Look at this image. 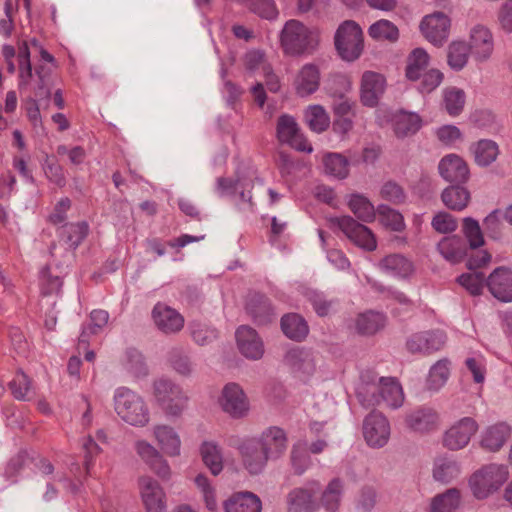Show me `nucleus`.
<instances>
[{"label":"nucleus","instance_id":"nucleus-1","mask_svg":"<svg viewBox=\"0 0 512 512\" xmlns=\"http://www.w3.org/2000/svg\"><path fill=\"white\" fill-rule=\"evenodd\" d=\"M357 398L366 408L375 407L385 403L388 407L396 409L404 402L403 389L393 378H380L378 382H366L364 376L357 387Z\"/></svg>","mask_w":512,"mask_h":512},{"label":"nucleus","instance_id":"nucleus-2","mask_svg":"<svg viewBox=\"0 0 512 512\" xmlns=\"http://www.w3.org/2000/svg\"><path fill=\"white\" fill-rule=\"evenodd\" d=\"M280 45L289 56L312 55L319 45V35L299 20L291 19L281 30Z\"/></svg>","mask_w":512,"mask_h":512},{"label":"nucleus","instance_id":"nucleus-3","mask_svg":"<svg viewBox=\"0 0 512 512\" xmlns=\"http://www.w3.org/2000/svg\"><path fill=\"white\" fill-rule=\"evenodd\" d=\"M18 88L25 91L34 81V95L38 99L49 98L51 90L49 87V73L43 65H39L35 70V76L30 61V51L27 42L19 46L18 51Z\"/></svg>","mask_w":512,"mask_h":512},{"label":"nucleus","instance_id":"nucleus-4","mask_svg":"<svg viewBox=\"0 0 512 512\" xmlns=\"http://www.w3.org/2000/svg\"><path fill=\"white\" fill-rule=\"evenodd\" d=\"M114 409L117 415L127 424L144 427L149 422V409L143 398L126 387L116 389Z\"/></svg>","mask_w":512,"mask_h":512},{"label":"nucleus","instance_id":"nucleus-5","mask_svg":"<svg viewBox=\"0 0 512 512\" xmlns=\"http://www.w3.org/2000/svg\"><path fill=\"white\" fill-rule=\"evenodd\" d=\"M335 48L341 59L351 62L360 57L363 52V32L353 20L344 21L334 36Z\"/></svg>","mask_w":512,"mask_h":512},{"label":"nucleus","instance_id":"nucleus-6","mask_svg":"<svg viewBox=\"0 0 512 512\" xmlns=\"http://www.w3.org/2000/svg\"><path fill=\"white\" fill-rule=\"evenodd\" d=\"M507 477L506 466L489 464L473 473L470 478V486L476 498L484 499L499 489Z\"/></svg>","mask_w":512,"mask_h":512},{"label":"nucleus","instance_id":"nucleus-7","mask_svg":"<svg viewBox=\"0 0 512 512\" xmlns=\"http://www.w3.org/2000/svg\"><path fill=\"white\" fill-rule=\"evenodd\" d=\"M154 395L157 402L169 415H180L186 408L188 397L180 386L170 380L159 379L155 381Z\"/></svg>","mask_w":512,"mask_h":512},{"label":"nucleus","instance_id":"nucleus-8","mask_svg":"<svg viewBox=\"0 0 512 512\" xmlns=\"http://www.w3.org/2000/svg\"><path fill=\"white\" fill-rule=\"evenodd\" d=\"M331 223L338 227L356 246L366 251H374L377 248V241L372 231L352 217L332 218Z\"/></svg>","mask_w":512,"mask_h":512},{"label":"nucleus","instance_id":"nucleus-9","mask_svg":"<svg viewBox=\"0 0 512 512\" xmlns=\"http://www.w3.org/2000/svg\"><path fill=\"white\" fill-rule=\"evenodd\" d=\"M331 223L338 227L356 246L366 251H374L377 248V241L372 231L352 217L332 218Z\"/></svg>","mask_w":512,"mask_h":512},{"label":"nucleus","instance_id":"nucleus-10","mask_svg":"<svg viewBox=\"0 0 512 512\" xmlns=\"http://www.w3.org/2000/svg\"><path fill=\"white\" fill-rule=\"evenodd\" d=\"M319 490L320 484L317 481L291 490L287 495L288 512H316L319 509Z\"/></svg>","mask_w":512,"mask_h":512},{"label":"nucleus","instance_id":"nucleus-11","mask_svg":"<svg viewBox=\"0 0 512 512\" xmlns=\"http://www.w3.org/2000/svg\"><path fill=\"white\" fill-rule=\"evenodd\" d=\"M477 430L476 421L470 417H464L446 430L443 435V445L452 451L461 450L469 444Z\"/></svg>","mask_w":512,"mask_h":512},{"label":"nucleus","instance_id":"nucleus-12","mask_svg":"<svg viewBox=\"0 0 512 512\" xmlns=\"http://www.w3.org/2000/svg\"><path fill=\"white\" fill-rule=\"evenodd\" d=\"M441 424L439 413L431 407L422 406L408 412L405 425L412 432L428 434L439 429Z\"/></svg>","mask_w":512,"mask_h":512},{"label":"nucleus","instance_id":"nucleus-13","mask_svg":"<svg viewBox=\"0 0 512 512\" xmlns=\"http://www.w3.org/2000/svg\"><path fill=\"white\" fill-rule=\"evenodd\" d=\"M363 435L371 447H383L390 437V424L380 412H371L363 422Z\"/></svg>","mask_w":512,"mask_h":512},{"label":"nucleus","instance_id":"nucleus-14","mask_svg":"<svg viewBox=\"0 0 512 512\" xmlns=\"http://www.w3.org/2000/svg\"><path fill=\"white\" fill-rule=\"evenodd\" d=\"M220 405L226 413L233 418H242L247 415L249 401L243 389L236 383H228L222 390Z\"/></svg>","mask_w":512,"mask_h":512},{"label":"nucleus","instance_id":"nucleus-15","mask_svg":"<svg viewBox=\"0 0 512 512\" xmlns=\"http://www.w3.org/2000/svg\"><path fill=\"white\" fill-rule=\"evenodd\" d=\"M420 29L424 37L436 46L442 45L449 35L450 19L443 12H435L423 18Z\"/></svg>","mask_w":512,"mask_h":512},{"label":"nucleus","instance_id":"nucleus-16","mask_svg":"<svg viewBox=\"0 0 512 512\" xmlns=\"http://www.w3.org/2000/svg\"><path fill=\"white\" fill-rule=\"evenodd\" d=\"M277 137L280 142L289 144L301 152H312L311 144L300 133L295 119L289 115H282L277 121Z\"/></svg>","mask_w":512,"mask_h":512},{"label":"nucleus","instance_id":"nucleus-17","mask_svg":"<svg viewBox=\"0 0 512 512\" xmlns=\"http://www.w3.org/2000/svg\"><path fill=\"white\" fill-rule=\"evenodd\" d=\"M134 450L140 459L161 479L168 480L171 475L170 467L161 453L146 440H137Z\"/></svg>","mask_w":512,"mask_h":512},{"label":"nucleus","instance_id":"nucleus-18","mask_svg":"<svg viewBox=\"0 0 512 512\" xmlns=\"http://www.w3.org/2000/svg\"><path fill=\"white\" fill-rule=\"evenodd\" d=\"M139 488L147 512H165L166 495L158 481L150 476H142Z\"/></svg>","mask_w":512,"mask_h":512},{"label":"nucleus","instance_id":"nucleus-19","mask_svg":"<svg viewBox=\"0 0 512 512\" xmlns=\"http://www.w3.org/2000/svg\"><path fill=\"white\" fill-rule=\"evenodd\" d=\"M446 342L441 331H424L413 334L406 342V347L413 354H431L440 350Z\"/></svg>","mask_w":512,"mask_h":512},{"label":"nucleus","instance_id":"nucleus-20","mask_svg":"<svg viewBox=\"0 0 512 512\" xmlns=\"http://www.w3.org/2000/svg\"><path fill=\"white\" fill-rule=\"evenodd\" d=\"M468 46L476 61L484 62L488 60L494 50V39L491 31L483 25H475L470 30Z\"/></svg>","mask_w":512,"mask_h":512},{"label":"nucleus","instance_id":"nucleus-21","mask_svg":"<svg viewBox=\"0 0 512 512\" xmlns=\"http://www.w3.org/2000/svg\"><path fill=\"white\" fill-rule=\"evenodd\" d=\"M152 318L156 327L164 334L177 333L184 326L183 316L174 308L161 302L154 306Z\"/></svg>","mask_w":512,"mask_h":512},{"label":"nucleus","instance_id":"nucleus-22","mask_svg":"<svg viewBox=\"0 0 512 512\" xmlns=\"http://www.w3.org/2000/svg\"><path fill=\"white\" fill-rule=\"evenodd\" d=\"M269 460L280 458L287 448V437L283 429L269 427L256 439Z\"/></svg>","mask_w":512,"mask_h":512},{"label":"nucleus","instance_id":"nucleus-23","mask_svg":"<svg viewBox=\"0 0 512 512\" xmlns=\"http://www.w3.org/2000/svg\"><path fill=\"white\" fill-rule=\"evenodd\" d=\"M284 363L301 378L311 376L316 369L312 352L300 347L289 349L284 356Z\"/></svg>","mask_w":512,"mask_h":512},{"label":"nucleus","instance_id":"nucleus-24","mask_svg":"<svg viewBox=\"0 0 512 512\" xmlns=\"http://www.w3.org/2000/svg\"><path fill=\"white\" fill-rule=\"evenodd\" d=\"M244 467L251 474L260 473L266 466L269 458L261 449L255 438L244 440L238 447Z\"/></svg>","mask_w":512,"mask_h":512},{"label":"nucleus","instance_id":"nucleus-25","mask_svg":"<svg viewBox=\"0 0 512 512\" xmlns=\"http://www.w3.org/2000/svg\"><path fill=\"white\" fill-rule=\"evenodd\" d=\"M486 285L490 293L502 302L512 301V270L506 267L496 268L487 278Z\"/></svg>","mask_w":512,"mask_h":512},{"label":"nucleus","instance_id":"nucleus-26","mask_svg":"<svg viewBox=\"0 0 512 512\" xmlns=\"http://www.w3.org/2000/svg\"><path fill=\"white\" fill-rule=\"evenodd\" d=\"M320 79V69L316 64H304L297 72L293 81L297 95L305 97L315 93L320 86Z\"/></svg>","mask_w":512,"mask_h":512},{"label":"nucleus","instance_id":"nucleus-27","mask_svg":"<svg viewBox=\"0 0 512 512\" xmlns=\"http://www.w3.org/2000/svg\"><path fill=\"white\" fill-rule=\"evenodd\" d=\"M385 78L376 72L366 71L361 80V102L368 107H374L385 91Z\"/></svg>","mask_w":512,"mask_h":512},{"label":"nucleus","instance_id":"nucleus-28","mask_svg":"<svg viewBox=\"0 0 512 512\" xmlns=\"http://www.w3.org/2000/svg\"><path fill=\"white\" fill-rule=\"evenodd\" d=\"M236 340L240 352L246 358L257 360L263 356V342L254 329L248 326L239 327L236 331Z\"/></svg>","mask_w":512,"mask_h":512},{"label":"nucleus","instance_id":"nucleus-29","mask_svg":"<svg viewBox=\"0 0 512 512\" xmlns=\"http://www.w3.org/2000/svg\"><path fill=\"white\" fill-rule=\"evenodd\" d=\"M439 173L448 182L464 183L469 177L466 162L456 154H449L439 163Z\"/></svg>","mask_w":512,"mask_h":512},{"label":"nucleus","instance_id":"nucleus-30","mask_svg":"<svg viewBox=\"0 0 512 512\" xmlns=\"http://www.w3.org/2000/svg\"><path fill=\"white\" fill-rule=\"evenodd\" d=\"M88 225L85 222L70 223L59 229L60 247L66 253H71L86 237Z\"/></svg>","mask_w":512,"mask_h":512},{"label":"nucleus","instance_id":"nucleus-31","mask_svg":"<svg viewBox=\"0 0 512 512\" xmlns=\"http://www.w3.org/2000/svg\"><path fill=\"white\" fill-rule=\"evenodd\" d=\"M261 501L251 492H239L224 502V512H260Z\"/></svg>","mask_w":512,"mask_h":512},{"label":"nucleus","instance_id":"nucleus-32","mask_svg":"<svg viewBox=\"0 0 512 512\" xmlns=\"http://www.w3.org/2000/svg\"><path fill=\"white\" fill-rule=\"evenodd\" d=\"M511 436V428L505 423H498L488 427L482 435L481 447L496 452L500 450Z\"/></svg>","mask_w":512,"mask_h":512},{"label":"nucleus","instance_id":"nucleus-33","mask_svg":"<svg viewBox=\"0 0 512 512\" xmlns=\"http://www.w3.org/2000/svg\"><path fill=\"white\" fill-rule=\"evenodd\" d=\"M153 434L162 451L168 456L180 454L181 441L174 429L167 425H156Z\"/></svg>","mask_w":512,"mask_h":512},{"label":"nucleus","instance_id":"nucleus-34","mask_svg":"<svg viewBox=\"0 0 512 512\" xmlns=\"http://www.w3.org/2000/svg\"><path fill=\"white\" fill-rule=\"evenodd\" d=\"M247 312L259 324H266L273 318V308L268 300L262 294H251L246 305Z\"/></svg>","mask_w":512,"mask_h":512},{"label":"nucleus","instance_id":"nucleus-35","mask_svg":"<svg viewBox=\"0 0 512 512\" xmlns=\"http://www.w3.org/2000/svg\"><path fill=\"white\" fill-rule=\"evenodd\" d=\"M440 254L452 263L460 262L467 254L465 242L458 236L445 237L437 246Z\"/></svg>","mask_w":512,"mask_h":512},{"label":"nucleus","instance_id":"nucleus-36","mask_svg":"<svg viewBox=\"0 0 512 512\" xmlns=\"http://www.w3.org/2000/svg\"><path fill=\"white\" fill-rule=\"evenodd\" d=\"M461 474L460 464L450 457H438L434 461L433 477L441 483H449Z\"/></svg>","mask_w":512,"mask_h":512},{"label":"nucleus","instance_id":"nucleus-37","mask_svg":"<svg viewBox=\"0 0 512 512\" xmlns=\"http://www.w3.org/2000/svg\"><path fill=\"white\" fill-rule=\"evenodd\" d=\"M281 329L290 339L302 341L308 334V325L303 317L298 314L290 313L281 318Z\"/></svg>","mask_w":512,"mask_h":512},{"label":"nucleus","instance_id":"nucleus-38","mask_svg":"<svg viewBox=\"0 0 512 512\" xmlns=\"http://www.w3.org/2000/svg\"><path fill=\"white\" fill-rule=\"evenodd\" d=\"M474 160L479 166H489L499 155V147L496 142L489 139H482L471 146Z\"/></svg>","mask_w":512,"mask_h":512},{"label":"nucleus","instance_id":"nucleus-39","mask_svg":"<svg viewBox=\"0 0 512 512\" xmlns=\"http://www.w3.org/2000/svg\"><path fill=\"white\" fill-rule=\"evenodd\" d=\"M200 454L205 466L214 476L223 470V457L220 447L212 441L203 442L200 447Z\"/></svg>","mask_w":512,"mask_h":512},{"label":"nucleus","instance_id":"nucleus-40","mask_svg":"<svg viewBox=\"0 0 512 512\" xmlns=\"http://www.w3.org/2000/svg\"><path fill=\"white\" fill-rule=\"evenodd\" d=\"M386 318L382 313L367 311L356 320V328L360 334L373 335L385 326Z\"/></svg>","mask_w":512,"mask_h":512},{"label":"nucleus","instance_id":"nucleus-41","mask_svg":"<svg viewBox=\"0 0 512 512\" xmlns=\"http://www.w3.org/2000/svg\"><path fill=\"white\" fill-rule=\"evenodd\" d=\"M429 64V55L422 48L414 49L408 56L406 66V77L416 81L421 78L423 71Z\"/></svg>","mask_w":512,"mask_h":512},{"label":"nucleus","instance_id":"nucleus-42","mask_svg":"<svg viewBox=\"0 0 512 512\" xmlns=\"http://www.w3.org/2000/svg\"><path fill=\"white\" fill-rule=\"evenodd\" d=\"M421 122V118L416 113L400 112L395 116V133L398 137L413 135L420 129Z\"/></svg>","mask_w":512,"mask_h":512},{"label":"nucleus","instance_id":"nucleus-43","mask_svg":"<svg viewBox=\"0 0 512 512\" xmlns=\"http://www.w3.org/2000/svg\"><path fill=\"white\" fill-rule=\"evenodd\" d=\"M442 201L451 210L461 211L469 203L470 193L461 186H450L442 193Z\"/></svg>","mask_w":512,"mask_h":512},{"label":"nucleus","instance_id":"nucleus-44","mask_svg":"<svg viewBox=\"0 0 512 512\" xmlns=\"http://www.w3.org/2000/svg\"><path fill=\"white\" fill-rule=\"evenodd\" d=\"M379 266L393 275L406 277L412 272V263L400 254H392L383 258Z\"/></svg>","mask_w":512,"mask_h":512},{"label":"nucleus","instance_id":"nucleus-45","mask_svg":"<svg viewBox=\"0 0 512 512\" xmlns=\"http://www.w3.org/2000/svg\"><path fill=\"white\" fill-rule=\"evenodd\" d=\"M460 505V492L450 488L446 492L435 496L431 502V512H455Z\"/></svg>","mask_w":512,"mask_h":512},{"label":"nucleus","instance_id":"nucleus-46","mask_svg":"<svg viewBox=\"0 0 512 512\" xmlns=\"http://www.w3.org/2000/svg\"><path fill=\"white\" fill-rule=\"evenodd\" d=\"M450 375V362L447 359L437 361L430 369L427 389L438 391L447 382Z\"/></svg>","mask_w":512,"mask_h":512},{"label":"nucleus","instance_id":"nucleus-47","mask_svg":"<svg viewBox=\"0 0 512 512\" xmlns=\"http://www.w3.org/2000/svg\"><path fill=\"white\" fill-rule=\"evenodd\" d=\"M471 50L464 41H453L448 47L447 60L454 70H461L468 62Z\"/></svg>","mask_w":512,"mask_h":512},{"label":"nucleus","instance_id":"nucleus-48","mask_svg":"<svg viewBox=\"0 0 512 512\" xmlns=\"http://www.w3.org/2000/svg\"><path fill=\"white\" fill-rule=\"evenodd\" d=\"M305 121L314 132L325 131L330 124V118L325 109L320 105L309 106L304 114Z\"/></svg>","mask_w":512,"mask_h":512},{"label":"nucleus","instance_id":"nucleus-49","mask_svg":"<svg viewBox=\"0 0 512 512\" xmlns=\"http://www.w3.org/2000/svg\"><path fill=\"white\" fill-rule=\"evenodd\" d=\"M343 491V483L340 479L335 478L329 482L321 496L322 506L330 512H335L340 505Z\"/></svg>","mask_w":512,"mask_h":512},{"label":"nucleus","instance_id":"nucleus-50","mask_svg":"<svg viewBox=\"0 0 512 512\" xmlns=\"http://www.w3.org/2000/svg\"><path fill=\"white\" fill-rule=\"evenodd\" d=\"M325 172L338 179H344L349 173L348 160L336 153L327 154L323 158Z\"/></svg>","mask_w":512,"mask_h":512},{"label":"nucleus","instance_id":"nucleus-51","mask_svg":"<svg viewBox=\"0 0 512 512\" xmlns=\"http://www.w3.org/2000/svg\"><path fill=\"white\" fill-rule=\"evenodd\" d=\"M369 36L375 40L395 42L399 38V30L392 22L381 19L373 23L368 30Z\"/></svg>","mask_w":512,"mask_h":512},{"label":"nucleus","instance_id":"nucleus-52","mask_svg":"<svg viewBox=\"0 0 512 512\" xmlns=\"http://www.w3.org/2000/svg\"><path fill=\"white\" fill-rule=\"evenodd\" d=\"M348 205L353 214L363 222H371L375 218L374 206L362 195H352Z\"/></svg>","mask_w":512,"mask_h":512},{"label":"nucleus","instance_id":"nucleus-53","mask_svg":"<svg viewBox=\"0 0 512 512\" xmlns=\"http://www.w3.org/2000/svg\"><path fill=\"white\" fill-rule=\"evenodd\" d=\"M444 106L447 113L451 116L459 115L465 105V93L456 87L446 88L443 92Z\"/></svg>","mask_w":512,"mask_h":512},{"label":"nucleus","instance_id":"nucleus-54","mask_svg":"<svg viewBox=\"0 0 512 512\" xmlns=\"http://www.w3.org/2000/svg\"><path fill=\"white\" fill-rule=\"evenodd\" d=\"M462 232L469 243L470 249L476 250L484 245L483 232L477 220L471 217L464 218Z\"/></svg>","mask_w":512,"mask_h":512},{"label":"nucleus","instance_id":"nucleus-55","mask_svg":"<svg viewBox=\"0 0 512 512\" xmlns=\"http://www.w3.org/2000/svg\"><path fill=\"white\" fill-rule=\"evenodd\" d=\"M290 461L294 473L297 475L303 474L308 469L311 464V458L304 443L299 442L293 445Z\"/></svg>","mask_w":512,"mask_h":512},{"label":"nucleus","instance_id":"nucleus-56","mask_svg":"<svg viewBox=\"0 0 512 512\" xmlns=\"http://www.w3.org/2000/svg\"><path fill=\"white\" fill-rule=\"evenodd\" d=\"M243 4L261 18L273 20L278 16V10L273 0H243Z\"/></svg>","mask_w":512,"mask_h":512},{"label":"nucleus","instance_id":"nucleus-57","mask_svg":"<svg viewBox=\"0 0 512 512\" xmlns=\"http://www.w3.org/2000/svg\"><path fill=\"white\" fill-rule=\"evenodd\" d=\"M194 481L202 494L206 508L210 511H215L218 507L216 491L215 488L211 485L209 479L204 474H198Z\"/></svg>","mask_w":512,"mask_h":512},{"label":"nucleus","instance_id":"nucleus-58","mask_svg":"<svg viewBox=\"0 0 512 512\" xmlns=\"http://www.w3.org/2000/svg\"><path fill=\"white\" fill-rule=\"evenodd\" d=\"M9 388L16 399L28 400L31 391V381L25 373L19 371L9 383Z\"/></svg>","mask_w":512,"mask_h":512},{"label":"nucleus","instance_id":"nucleus-59","mask_svg":"<svg viewBox=\"0 0 512 512\" xmlns=\"http://www.w3.org/2000/svg\"><path fill=\"white\" fill-rule=\"evenodd\" d=\"M457 281L471 295L476 296L482 293L485 282V276L483 273L479 272L466 273L459 276Z\"/></svg>","mask_w":512,"mask_h":512},{"label":"nucleus","instance_id":"nucleus-60","mask_svg":"<svg viewBox=\"0 0 512 512\" xmlns=\"http://www.w3.org/2000/svg\"><path fill=\"white\" fill-rule=\"evenodd\" d=\"M502 216L503 213L500 210H494L483 221L486 234L494 240L500 239L503 235Z\"/></svg>","mask_w":512,"mask_h":512},{"label":"nucleus","instance_id":"nucleus-61","mask_svg":"<svg viewBox=\"0 0 512 512\" xmlns=\"http://www.w3.org/2000/svg\"><path fill=\"white\" fill-rule=\"evenodd\" d=\"M379 213L384 226L396 232H400L405 228L404 218L398 211L381 206Z\"/></svg>","mask_w":512,"mask_h":512},{"label":"nucleus","instance_id":"nucleus-62","mask_svg":"<svg viewBox=\"0 0 512 512\" xmlns=\"http://www.w3.org/2000/svg\"><path fill=\"white\" fill-rule=\"evenodd\" d=\"M245 67L250 72L268 73L269 63L265 59L264 53L253 50L246 53L244 58Z\"/></svg>","mask_w":512,"mask_h":512},{"label":"nucleus","instance_id":"nucleus-63","mask_svg":"<svg viewBox=\"0 0 512 512\" xmlns=\"http://www.w3.org/2000/svg\"><path fill=\"white\" fill-rule=\"evenodd\" d=\"M169 361L172 368L182 376H189L193 371V363L181 350H172Z\"/></svg>","mask_w":512,"mask_h":512},{"label":"nucleus","instance_id":"nucleus-64","mask_svg":"<svg viewBox=\"0 0 512 512\" xmlns=\"http://www.w3.org/2000/svg\"><path fill=\"white\" fill-rule=\"evenodd\" d=\"M382 199L393 204H402L405 202L406 194L404 189L394 181H387L380 190Z\"/></svg>","mask_w":512,"mask_h":512}]
</instances>
